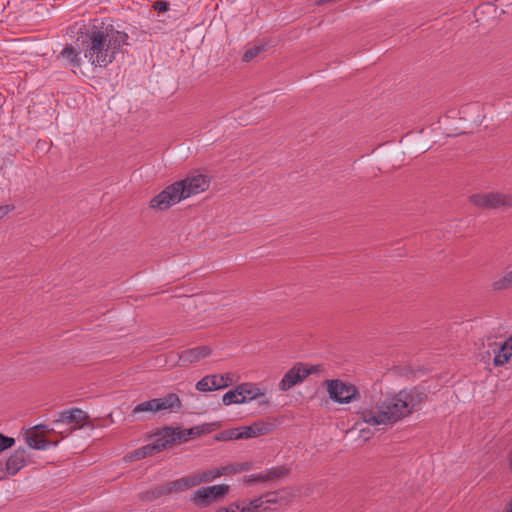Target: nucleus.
<instances>
[{
    "label": "nucleus",
    "mask_w": 512,
    "mask_h": 512,
    "mask_svg": "<svg viewBox=\"0 0 512 512\" xmlns=\"http://www.w3.org/2000/svg\"><path fill=\"white\" fill-rule=\"evenodd\" d=\"M425 394L416 387L404 388L384 398L363 402L357 417L369 426L393 425L421 409Z\"/></svg>",
    "instance_id": "nucleus-1"
},
{
    "label": "nucleus",
    "mask_w": 512,
    "mask_h": 512,
    "mask_svg": "<svg viewBox=\"0 0 512 512\" xmlns=\"http://www.w3.org/2000/svg\"><path fill=\"white\" fill-rule=\"evenodd\" d=\"M128 39L126 32L115 29L111 24L95 25L86 33L84 57L94 68H106L113 63L117 54L123 52Z\"/></svg>",
    "instance_id": "nucleus-2"
},
{
    "label": "nucleus",
    "mask_w": 512,
    "mask_h": 512,
    "mask_svg": "<svg viewBox=\"0 0 512 512\" xmlns=\"http://www.w3.org/2000/svg\"><path fill=\"white\" fill-rule=\"evenodd\" d=\"M181 401L177 394L169 393L162 398H153L137 404L132 409V415L141 413L155 414L161 411H175L180 409Z\"/></svg>",
    "instance_id": "nucleus-3"
},
{
    "label": "nucleus",
    "mask_w": 512,
    "mask_h": 512,
    "mask_svg": "<svg viewBox=\"0 0 512 512\" xmlns=\"http://www.w3.org/2000/svg\"><path fill=\"white\" fill-rule=\"evenodd\" d=\"M325 385L329 398L338 404H349L360 399L358 388L340 379L326 380Z\"/></svg>",
    "instance_id": "nucleus-4"
},
{
    "label": "nucleus",
    "mask_w": 512,
    "mask_h": 512,
    "mask_svg": "<svg viewBox=\"0 0 512 512\" xmlns=\"http://www.w3.org/2000/svg\"><path fill=\"white\" fill-rule=\"evenodd\" d=\"M228 491L229 486L226 484L201 487L191 494L190 501L197 507H208L223 498Z\"/></svg>",
    "instance_id": "nucleus-5"
},
{
    "label": "nucleus",
    "mask_w": 512,
    "mask_h": 512,
    "mask_svg": "<svg viewBox=\"0 0 512 512\" xmlns=\"http://www.w3.org/2000/svg\"><path fill=\"white\" fill-rule=\"evenodd\" d=\"M196 474L185 476L162 485L155 490L146 493L142 498L156 499L162 495L184 492L192 487L198 486Z\"/></svg>",
    "instance_id": "nucleus-6"
},
{
    "label": "nucleus",
    "mask_w": 512,
    "mask_h": 512,
    "mask_svg": "<svg viewBox=\"0 0 512 512\" xmlns=\"http://www.w3.org/2000/svg\"><path fill=\"white\" fill-rule=\"evenodd\" d=\"M173 432L170 431V427L162 429L158 432L150 443L145 446L137 449L134 452V457L136 459H142L147 456L155 455L156 453L161 452L167 446L174 443Z\"/></svg>",
    "instance_id": "nucleus-7"
},
{
    "label": "nucleus",
    "mask_w": 512,
    "mask_h": 512,
    "mask_svg": "<svg viewBox=\"0 0 512 512\" xmlns=\"http://www.w3.org/2000/svg\"><path fill=\"white\" fill-rule=\"evenodd\" d=\"M183 188L177 182L167 186L150 200V207L156 210H167L183 200Z\"/></svg>",
    "instance_id": "nucleus-8"
},
{
    "label": "nucleus",
    "mask_w": 512,
    "mask_h": 512,
    "mask_svg": "<svg viewBox=\"0 0 512 512\" xmlns=\"http://www.w3.org/2000/svg\"><path fill=\"white\" fill-rule=\"evenodd\" d=\"M317 371L318 369L315 366L308 367L303 363H296L284 374L279 382V389L286 392L295 385L302 383L310 374Z\"/></svg>",
    "instance_id": "nucleus-9"
},
{
    "label": "nucleus",
    "mask_w": 512,
    "mask_h": 512,
    "mask_svg": "<svg viewBox=\"0 0 512 512\" xmlns=\"http://www.w3.org/2000/svg\"><path fill=\"white\" fill-rule=\"evenodd\" d=\"M471 202L485 209L498 208L502 206L512 207V195L498 192L478 193L470 197Z\"/></svg>",
    "instance_id": "nucleus-10"
},
{
    "label": "nucleus",
    "mask_w": 512,
    "mask_h": 512,
    "mask_svg": "<svg viewBox=\"0 0 512 512\" xmlns=\"http://www.w3.org/2000/svg\"><path fill=\"white\" fill-rule=\"evenodd\" d=\"M486 354L491 357L495 366H503L512 357V336L503 341H489Z\"/></svg>",
    "instance_id": "nucleus-11"
},
{
    "label": "nucleus",
    "mask_w": 512,
    "mask_h": 512,
    "mask_svg": "<svg viewBox=\"0 0 512 512\" xmlns=\"http://www.w3.org/2000/svg\"><path fill=\"white\" fill-rule=\"evenodd\" d=\"M177 183L183 188V197L186 199L208 189L210 180L203 174H190Z\"/></svg>",
    "instance_id": "nucleus-12"
},
{
    "label": "nucleus",
    "mask_w": 512,
    "mask_h": 512,
    "mask_svg": "<svg viewBox=\"0 0 512 512\" xmlns=\"http://www.w3.org/2000/svg\"><path fill=\"white\" fill-rule=\"evenodd\" d=\"M274 425L266 421H257L249 426L240 427L231 433V438H254L271 432Z\"/></svg>",
    "instance_id": "nucleus-13"
},
{
    "label": "nucleus",
    "mask_w": 512,
    "mask_h": 512,
    "mask_svg": "<svg viewBox=\"0 0 512 512\" xmlns=\"http://www.w3.org/2000/svg\"><path fill=\"white\" fill-rule=\"evenodd\" d=\"M238 385L241 391V400L243 404L250 403L267 393V389L261 387L258 383L243 382Z\"/></svg>",
    "instance_id": "nucleus-14"
},
{
    "label": "nucleus",
    "mask_w": 512,
    "mask_h": 512,
    "mask_svg": "<svg viewBox=\"0 0 512 512\" xmlns=\"http://www.w3.org/2000/svg\"><path fill=\"white\" fill-rule=\"evenodd\" d=\"M210 354L211 349L208 346H199L182 351L179 360L183 364H192L201 361Z\"/></svg>",
    "instance_id": "nucleus-15"
},
{
    "label": "nucleus",
    "mask_w": 512,
    "mask_h": 512,
    "mask_svg": "<svg viewBox=\"0 0 512 512\" xmlns=\"http://www.w3.org/2000/svg\"><path fill=\"white\" fill-rule=\"evenodd\" d=\"M57 60L63 67L79 68L81 66L80 53L73 46H66L58 55Z\"/></svg>",
    "instance_id": "nucleus-16"
},
{
    "label": "nucleus",
    "mask_w": 512,
    "mask_h": 512,
    "mask_svg": "<svg viewBox=\"0 0 512 512\" xmlns=\"http://www.w3.org/2000/svg\"><path fill=\"white\" fill-rule=\"evenodd\" d=\"M38 426H35L32 430H30L26 437V443L27 445L32 449L37 450H46L50 446V442L45 440L43 437L37 435L35 429H37Z\"/></svg>",
    "instance_id": "nucleus-17"
},
{
    "label": "nucleus",
    "mask_w": 512,
    "mask_h": 512,
    "mask_svg": "<svg viewBox=\"0 0 512 512\" xmlns=\"http://www.w3.org/2000/svg\"><path fill=\"white\" fill-rule=\"evenodd\" d=\"M226 474H227L226 466H223V467L214 468V469H211L208 471H204L201 473H197L196 477H197L198 483L200 485L202 483H207V482L213 481L215 479H218L221 476L226 475Z\"/></svg>",
    "instance_id": "nucleus-18"
},
{
    "label": "nucleus",
    "mask_w": 512,
    "mask_h": 512,
    "mask_svg": "<svg viewBox=\"0 0 512 512\" xmlns=\"http://www.w3.org/2000/svg\"><path fill=\"white\" fill-rule=\"evenodd\" d=\"M280 475L276 469L266 470L263 472H260L258 474H251L247 475L243 478V481L245 483H252V482H264L268 481L274 478H277Z\"/></svg>",
    "instance_id": "nucleus-19"
},
{
    "label": "nucleus",
    "mask_w": 512,
    "mask_h": 512,
    "mask_svg": "<svg viewBox=\"0 0 512 512\" xmlns=\"http://www.w3.org/2000/svg\"><path fill=\"white\" fill-rule=\"evenodd\" d=\"M85 419H86L85 412H83L80 409H72V410H69V411H64L61 414L59 422H63V423H73V422H75V423L79 424L82 421H84Z\"/></svg>",
    "instance_id": "nucleus-20"
},
{
    "label": "nucleus",
    "mask_w": 512,
    "mask_h": 512,
    "mask_svg": "<svg viewBox=\"0 0 512 512\" xmlns=\"http://www.w3.org/2000/svg\"><path fill=\"white\" fill-rule=\"evenodd\" d=\"M222 403L225 406H230L232 404H243V402L241 400V391L239 389V385H237L234 388L228 390L222 396Z\"/></svg>",
    "instance_id": "nucleus-21"
},
{
    "label": "nucleus",
    "mask_w": 512,
    "mask_h": 512,
    "mask_svg": "<svg viewBox=\"0 0 512 512\" xmlns=\"http://www.w3.org/2000/svg\"><path fill=\"white\" fill-rule=\"evenodd\" d=\"M268 506H264L262 497L251 500L248 504L240 506V512H265Z\"/></svg>",
    "instance_id": "nucleus-22"
},
{
    "label": "nucleus",
    "mask_w": 512,
    "mask_h": 512,
    "mask_svg": "<svg viewBox=\"0 0 512 512\" xmlns=\"http://www.w3.org/2000/svg\"><path fill=\"white\" fill-rule=\"evenodd\" d=\"M23 467V459L17 455L10 456L6 463L8 472L15 474Z\"/></svg>",
    "instance_id": "nucleus-23"
},
{
    "label": "nucleus",
    "mask_w": 512,
    "mask_h": 512,
    "mask_svg": "<svg viewBox=\"0 0 512 512\" xmlns=\"http://www.w3.org/2000/svg\"><path fill=\"white\" fill-rule=\"evenodd\" d=\"M510 286H512V270L504 274L493 283V287L496 290L506 289Z\"/></svg>",
    "instance_id": "nucleus-24"
},
{
    "label": "nucleus",
    "mask_w": 512,
    "mask_h": 512,
    "mask_svg": "<svg viewBox=\"0 0 512 512\" xmlns=\"http://www.w3.org/2000/svg\"><path fill=\"white\" fill-rule=\"evenodd\" d=\"M196 389L199 392H211V391H214L210 375H207V376L203 377L202 379H200L196 383Z\"/></svg>",
    "instance_id": "nucleus-25"
},
{
    "label": "nucleus",
    "mask_w": 512,
    "mask_h": 512,
    "mask_svg": "<svg viewBox=\"0 0 512 512\" xmlns=\"http://www.w3.org/2000/svg\"><path fill=\"white\" fill-rule=\"evenodd\" d=\"M210 425L209 424H203L200 426H195L192 428L187 429L186 435L189 436V438H194L196 436H199L204 433L210 432Z\"/></svg>",
    "instance_id": "nucleus-26"
},
{
    "label": "nucleus",
    "mask_w": 512,
    "mask_h": 512,
    "mask_svg": "<svg viewBox=\"0 0 512 512\" xmlns=\"http://www.w3.org/2000/svg\"><path fill=\"white\" fill-rule=\"evenodd\" d=\"M265 51V45H257L248 49L243 55V61L249 62L258 56L261 52Z\"/></svg>",
    "instance_id": "nucleus-27"
},
{
    "label": "nucleus",
    "mask_w": 512,
    "mask_h": 512,
    "mask_svg": "<svg viewBox=\"0 0 512 512\" xmlns=\"http://www.w3.org/2000/svg\"><path fill=\"white\" fill-rule=\"evenodd\" d=\"M227 474H238L243 471L249 470L250 465L248 463H238L226 466Z\"/></svg>",
    "instance_id": "nucleus-28"
},
{
    "label": "nucleus",
    "mask_w": 512,
    "mask_h": 512,
    "mask_svg": "<svg viewBox=\"0 0 512 512\" xmlns=\"http://www.w3.org/2000/svg\"><path fill=\"white\" fill-rule=\"evenodd\" d=\"M170 431L173 432V438H174V443L176 441H187L189 440V436L186 435V432H187V429H180V428H170Z\"/></svg>",
    "instance_id": "nucleus-29"
},
{
    "label": "nucleus",
    "mask_w": 512,
    "mask_h": 512,
    "mask_svg": "<svg viewBox=\"0 0 512 512\" xmlns=\"http://www.w3.org/2000/svg\"><path fill=\"white\" fill-rule=\"evenodd\" d=\"M15 443V439L0 434V452L12 447Z\"/></svg>",
    "instance_id": "nucleus-30"
},
{
    "label": "nucleus",
    "mask_w": 512,
    "mask_h": 512,
    "mask_svg": "<svg viewBox=\"0 0 512 512\" xmlns=\"http://www.w3.org/2000/svg\"><path fill=\"white\" fill-rule=\"evenodd\" d=\"M210 377H211L212 386H213L214 391L221 390V389L225 388V383L224 382L222 383L223 377H221L219 374H213V375H210Z\"/></svg>",
    "instance_id": "nucleus-31"
},
{
    "label": "nucleus",
    "mask_w": 512,
    "mask_h": 512,
    "mask_svg": "<svg viewBox=\"0 0 512 512\" xmlns=\"http://www.w3.org/2000/svg\"><path fill=\"white\" fill-rule=\"evenodd\" d=\"M219 512H240V504L238 502H233L227 507H221L218 509Z\"/></svg>",
    "instance_id": "nucleus-32"
},
{
    "label": "nucleus",
    "mask_w": 512,
    "mask_h": 512,
    "mask_svg": "<svg viewBox=\"0 0 512 512\" xmlns=\"http://www.w3.org/2000/svg\"><path fill=\"white\" fill-rule=\"evenodd\" d=\"M220 376L223 377L222 383H225V388L234 383V377L231 373L220 374Z\"/></svg>",
    "instance_id": "nucleus-33"
},
{
    "label": "nucleus",
    "mask_w": 512,
    "mask_h": 512,
    "mask_svg": "<svg viewBox=\"0 0 512 512\" xmlns=\"http://www.w3.org/2000/svg\"><path fill=\"white\" fill-rule=\"evenodd\" d=\"M264 500V506H267V504L270 503H276L277 502V495L275 493H270L262 497Z\"/></svg>",
    "instance_id": "nucleus-34"
},
{
    "label": "nucleus",
    "mask_w": 512,
    "mask_h": 512,
    "mask_svg": "<svg viewBox=\"0 0 512 512\" xmlns=\"http://www.w3.org/2000/svg\"><path fill=\"white\" fill-rule=\"evenodd\" d=\"M155 10L165 12L168 10V3L165 1L156 2L154 5Z\"/></svg>",
    "instance_id": "nucleus-35"
},
{
    "label": "nucleus",
    "mask_w": 512,
    "mask_h": 512,
    "mask_svg": "<svg viewBox=\"0 0 512 512\" xmlns=\"http://www.w3.org/2000/svg\"><path fill=\"white\" fill-rule=\"evenodd\" d=\"M7 213H8V208L0 206V219L3 218Z\"/></svg>",
    "instance_id": "nucleus-36"
},
{
    "label": "nucleus",
    "mask_w": 512,
    "mask_h": 512,
    "mask_svg": "<svg viewBox=\"0 0 512 512\" xmlns=\"http://www.w3.org/2000/svg\"><path fill=\"white\" fill-rule=\"evenodd\" d=\"M504 512H512V499L508 503V505H507L506 509L504 510Z\"/></svg>",
    "instance_id": "nucleus-37"
},
{
    "label": "nucleus",
    "mask_w": 512,
    "mask_h": 512,
    "mask_svg": "<svg viewBox=\"0 0 512 512\" xmlns=\"http://www.w3.org/2000/svg\"><path fill=\"white\" fill-rule=\"evenodd\" d=\"M214 512H219V510L217 509V510H216V511H214Z\"/></svg>",
    "instance_id": "nucleus-38"
}]
</instances>
